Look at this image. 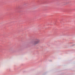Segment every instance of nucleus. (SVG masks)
<instances>
[{
	"label": "nucleus",
	"mask_w": 75,
	"mask_h": 75,
	"mask_svg": "<svg viewBox=\"0 0 75 75\" xmlns=\"http://www.w3.org/2000/svg\"><path fill=\"white\" fill-rule=\"evenodd\" d=\"M40 40L38 39H36L34 41L33 44V45H36V44H37L39 43Z\"/></svg>",
	"instance_id": "obj_1"
}]
</instances>
